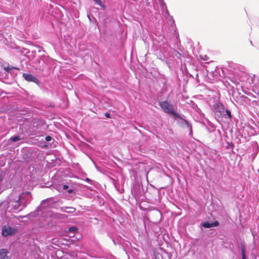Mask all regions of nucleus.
I'll return each instance as SVG.
<instances>
[{
	"mask_svg": "<svg viewBox=\"0 0 259 259\" xmlns=\"http://www.w3.org/2000/svg\"><path fill=\"white\" fill-rule=\"evenodd\" d=\"M31 195L29 192H23L21 194L13 192L8 197L7 202L2 204L7 207V210L9 211H20L25 208L30 202Z\"/></svg>",
	"mask_w": 259,
	"mask_h": 259,
	"instance_id": "obj_1",
	"label": "nucleus"
},
{
	"mask_svg": "<svg viewBox=\"0 0 259 259\" xmlns=\"http://www.w3.org/2000/svg\"><path fill=\"white\" fill-rule=\"evenodd\" d=\"M158 104L165 113L172 115L176 118L180 117V115L176 112L173 105L170 104L168 101H160L158 102Z\"/></svg>",
	"mask_w": 259,
	"mask_h": 259,
	"instance_id": "obj_2",
	"label": "nucleus"
},
{
	"mask_svg": "<svg viewBox=\"0 0 259 259\" xmlns=\"http://www.w3.org/2000/svg\"><path fill=\"white\" fill-rule=\"evenodd\" d=\"M17 232V230L9 226H4L2 228V235L4 237H8L15 234Z\"/></svg>",
	"mask_w": 259,
	"mask_h": 259,
	"instance_id": "obj_3",
	"label": "nucleus"
},
{
	"mask_svg": "<svg viewBox=\"0 0 259 259\" xmlns=\"http://www.w3.org/2000/svg\"><path fill=\"white\" fill-rule=\"evenodd\" d=\"M213 108L217 112H219L221 115L225 116V108L220 102H217L213 105Z\"/></svg>",
	"mask_w": 259,
	"mask_h": 259,
	"instance_id": "obj_4",
	"label": "nucleus"
},
{
	"mask_svg": "<svg viewBox=\"0 0 259 259\" xmlns=\"http://www.w3.org/2000/svg\"><path fill=\"white\" fill-rule=\"evenodd\" d=\"M23 77L28 81L38 83V80L33 75L29 73H23Z\"/></svg>",
	"mask_w": 259,
	"mask_h": 259,
	"instance_id": "obj_5",
	"label": "nucleus"
},
{
	"mask_svg": "<svg viewBox=\"0 0 259 259\" xmlns=\"http://www.w3.org/2000/svg\"><path fill=\"white\" fill-rule=\"evenodd\" d=\"M159 3L161 10L165 12L167 16H169L170 18H172V17L170 16L169 12L167 9L166 4L163 2V1L159 0Z\"/></svg>",
	"mask_w": 259,
	"mask_h": 259,
	"instance_id": "obj_6",
	"label": "nucleus"
},
{
	"mask_svg": "<svg viewBox=\"0 0 259 259\" xmlns=\"http://www.w3.org/2000/svg\"><path fill=\"white\" fill-rule=\"evenodd\" d=\"M61 210L63 212L72 213L74 212L76 209L74 207H73L63 206L61 207Z\"/></svg>",
	"mask_w": 259,
	"mask_h": 259,
	"instance_id": "obj_7",
	"label": "nucleus"
},
{
	"mask_svg": "<svg viewBox=\"0 0 259 259\" xmlns=\"http://www.w3.org/2000/svg\"><path fill=\"white\" fill-rule=\"evenodd\" d=\"M8 251L6 249L0 250V259H9L7 256Z\"/></svg>",
	"mask_w": 259,
	"mask_h": 259,
	"instance_id": "obj_8",
	"label": "nucleus"
},
{
	"mask_svg": "<svg viewBox=\"0 0 259 259\" xmlns=\"http://www.w3.org/2000/svg\"><path fill=\"white\" fill-rule=\"evenodd\" d=\"M7 183V179L4 176L0 175V189H3Z\"/></svg>",
	"mask_w": 259,
	"mask_h": 259,
	"instance_id": "obj_9",
	"label": "nucleus"
},
{
	"mask_svg": "<svg viewBox=\"0 0 259 259\" xmlns=\"http://www.w3.org/2000/svg\"><path fill=\"white\" fill-rule=\"evenodd\" d=\"M237 93H236L235 91H234L233 92V96L234 97H236L237 99L236 100V101L237 102H241L242 100V98H243V96L241 95V96H240L239 97H238L236 96V94H237Z\"/></svg>",
	"mask_w": 259,
	"mask_h": 259,
	"instance_id": "obj_10",
	"label": "nucleus"
},
{
	"mask_svg": "<svg viewBox=\"0 0 259 259\" xmlns=\"http://www.w3.org/2000/svg\"><path fill=\"white\" fill-rule=\"evenodd\" d=\"M202 226L205 228H211V223L209 222H206L202 224Z\"/></svg>",
	"mask_w": 259,
	"mask_h": 259,
	"instance_id": "obj_11",
	"label": "nucleus"
},
{
	"mask_svg": "<svg viewBox=\"0 0 259 259\" xmlns=\"http://www.w3.org/2000/svg\"><path fill=\"white\" fill-rule=\"evenodd\" d=\"M94 1L99 6L103 8V9L105 8V6L102 4V3L101 0H94Z\"/></svg>",
	"mask_w": 259,
	"mask_h": 259,
	"instance_id": "obj_12",
	"label": "nucleus"
},
{
	"mask_svg": "<svg viewBox=\"0 0 259 259\" xmlns=\"http://www.w3.org/2000/svg\"><path fill=\"white\" fill-rule=\"evenodd\" d=\"M10 140L13 142H17L20 140V138L19 136H16L14 137H12L10 138Z\"/></svg>",
	"mask_w": 259,
	"mask_h": 259,
	"instance_id": "obj_13",
	"label": "nucleus"
},
{
	"mask_svg": "<svg viewBox=\"0 0 259 259\" xmlns=\"http://www.w3.org/2000/svg\"><path fill=\"white\" fill-rule=\"evenodd\" d=\"M225 114H226L225 116H227L229 118H231V113L229 110L225 109Z\"/></svg>",
	"mask_w": 259,
	"mask_h": 259,
	"instance_id": "obj_14",
	"label": "nucleus"
},
{
	"mask_svg": "<svg viewBox=\"0 0 259 259\" xmlns=\"http://www.w3.org/2000/svg\"><path fill=\"white\" fill-rule=\"evenodd\" d=\"M184 122L185 123L187 126L190 128V134H192V131L191 126L189 124V122L187 120H184Z\"/></svg>",
	"mask_w": 259,
	"mask_h": 259,
	"instance_id": "obj_15",
	"label": "nucleus"
},
{
	"mask_svg": "<svg viewBox=\"0 0 259 259\" xmlns=\"http://www.w3.org/2000/svg\"><path fill=\"white\" fill-rule=\"evenodd\" d=\"M77 228L75 227H72L69 228V231L70 232H74L76 231Z\"/></svg>",
	"mask_w": 259,
	"mask_h": 259,
	"instance_id": "obj_16",
	"label": "nucleus"
},
{
	"mask_svg": "<svg viewBox=\"0 0 259 259\" xmlns=\"http://www.w3.org/2000/svg\"><path fill=\"white\" fill-rule=\"evenodd\" d=\"M211 227H217L219 225V222L216 221L212 223H211Z\"/></svg>",
	"mask_w": 259,
	"mask_h": 259,
	"instance_id": "obj_17",
	"label": "nucleus"
},
{
	"mask_svg": "<svg viewBox=\"0 0 259 259\" xmlns=\"http://www.w3.org/2000/svg\"><path fill=\"white\" fill-rule=\"evenodd\" d=\"M45 140H46V141L49 142V141H51L52 138L50 136H47L46 137Z\"/></svg>",
	"mask_w": 259,
	"mask_h": 259,
	"instance_id": "obj_18",
	"label": "nucleus"
},
{
	"mask_svg": "<svg viewBox=\"0 0 259 259\" xmlns=\"http://www.w3.org/2000/svg\"><path fill=\"white\" fill-rule=\"evenodd\" d=\"M63 188L64 190H66L68 188V186L65 185L63 186Z\"/></svg>",
	"mask_w": 259,
	"mask_h": 259,
	"instance_id": "obj_19",
	"label": "nucleus"
},
{
	"mask_svg": "<svg viewBox=\"0 0 259 259\" xmlns=\"http://www.w3.org/2000/svg\"><path fill=\"white\" fill-rule=\"evenodd\" d=\"M240 250H241V254H242V259H243V246H240Z\"/></svg>",
	"mask_w": 259,
	"mask_h": 259,
	"instance_id": "obj_20",
	"label": "nucleus"
},
{
	"mask_svg": "<svg viewBox=\"0 0 259 259\" xmlns=\"http://www.w3.org/2000/svg\"><path fill=\"white\" fill-rule=\"evenodd\" d=\"M201 58L203 60H207V57H206V56H204V58H202V57H201Z\"/></svg>",
	"mask_w": 259,
	"mask_h": 259,
	"instance_id": "obj_21",
	"label": "nucleus"
},
{
	"mask_svg": "<svg viewBox=\"0 0 259 259\" xmlns=\"http://www.w3.org/2000/svg\"><path fill=\"white\" fill-rule=\"evenodd\" d=\"M105 116L107 117H110V114L108 113H106L105 114Z\"/></svg>",
	"mask_w": 259,
	"mask_h": 259,
	"instance_id": "obj_22",
	"label": "nucleus"
},
{
	"mask_svg": "<svg viewBox=\"0 0 259 259\" xmlns=\"http://www.w3.org/2000/svg\"><path fill=\"white\" fill-rule=\"evenodd\" d=\"M86 181L88 182V181H90V180L88 178H87Z\"/></svg>",
	"mask_w": 259,
	"mask_h": 259,
	"instance_id": "obj_23",
	"label": "nucleus"
},
{
	"mask_svg": "<svg viewBox=\"0 0 259 259\" xmlns=\"http://www.w3.org/2000/svg\"><path fill=\"white\" fill-rule=\"evenodd\" d=\"M68 192H69V193H71V192H72V190H69V191H68Z\"/></svg>",
	"mask_w": 259,
	"mask_h": 259,
	"instance_id": "obj_24",
	"label": "nucleus"
},
{
	"mask_svg": "<svg viewBox=\"0 0 259 259\" xmlns=\"http://www.w3.org/2000/svg\"><path fill=\"white\" fill-rule=\"evenodd\" d=\"M88 16L89 19L90 20H91L90 16H89V15H88Z\"/></svg>",
	"mask_w": 259,
	"mask_h": 259,
	"instance_id": "obj_25",
	"label": "nucleus"
},
{
	"mask_svg": "<svg viewBox=\"0 0 259 259\" xmlns=\"http://www.w3.org/2000/svg\"><path fill=\"white\" fill-rule=\"evenodd\" d=\"M244 259H245V256H244Z\"/></svg>",
	"mask_w": 259,
	"mask_h": 259,
	"instance_id": "obj_26",
	"label": "nucleus"
}]
</instances>
